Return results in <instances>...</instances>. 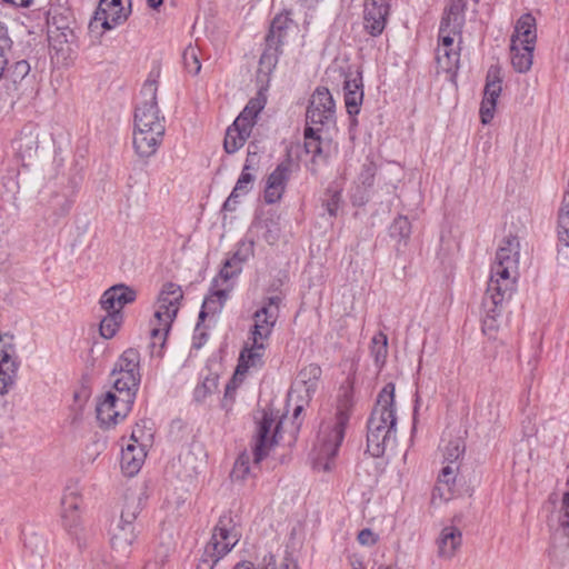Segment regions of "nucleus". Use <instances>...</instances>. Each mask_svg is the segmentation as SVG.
<instances>
[{"label":"nucleus","mask_w":569,"mask_h":569,"mask_svg":"<svg viewBox=\"0 0 569 569\" xmlns=\"http://www.w3.org/2000/svg\"><path fill=\"white\" fill-rule=\"evenodd\" d=\"M520 243L517 237L505 238L499 246L495 262L491 266L488 287L482 300L486 313L483 320L485 331L493 329L498 308L509 299L516 289L518 277Z\"/></svg>","instance_id":"nucleus-1"},{"label":"nucleus","mask_w":569,"mask_h":569,"mask_svg":"<svg viewBox=\"0 0 569 569\" xmlns=\"http://www.w3.org/2000/svg\"><path fill=\"white\" fill-rule=\"evenodd\" d=\"M289 19L284 16H277L270 26L266 38L267 48L260 58V64L274 66L278 59L279 47L283 44V38L288 28Z\"/></svg>","instance_id":"nucleus-15"},{"label":"nucleus","mask_w":569,"mask_h":569,"mask_svg":"<svg viewBox=\"0 0 569 569\" xmlns=\"http://www.w3.org/2000/svg\"><path fill=\"white\" fill-rule=\"evenodd\" d=\"M66 38V34L63 32L57 33L56 36H49V42L51 49H53L57 54H61L63 58L68 56L69 52V46L63 47L62 41L60 38ZM67 42V39H64V43Z\"/></svg>","instance_id":"nucleus-50"},{"label":"nucleus","mask_w":569,"mask_h":569,"mask_svg":"<svg viewBox=\"0 0 569 569\" xmlns=\"http://www.w3.org/2000/svg\"><path fill=\"white\" fill-rule=\"evenodd\" d=\"M462 545V533L459 528L455 526L445 527L438 539V556L441 559H452Z\"/></svg>","instance_id":"nucleus-22"},{"label":"nucleus","mask_w":569,"mask_h":569,"mask_svg":"<svg viewBox=\"0 0 569 569\" xmlns=\"http://www.w3.org/2000/svg\"><path fill=\"white\" fill-rule=\"evenodd\" d=\"M242 259L236 253L231 259H228L221 268L219 274L213 279V288H222L230 286V291L233 288V279L241 272Z\"/></svg>","instance_id":"nucleus-29"},{"label":"nucleus","mask_w":569,"mask_h":569,"mask_svg":"<svg viewBox=\"0 0 569 569\" xmlns=\"http://www.w3.org/2000/svg\"><path fill=\"white\" fill-rule=\"evenodd\" d=\"M123 321V313L116 311H107V316L102 318L100 322V335L104 339H111L118 332Z\"/></svg>","instance_id":"nucleus-38"},{"label":"nucleus","mask_w":569,"mask_h":569,"mask_svg":"<svg viewBox=\"0 0 569 569\" xmlns=\"http://www.w3.org/2000/svg\"><path fill=\"white\" fill-rule=\"evenodd\" d=\"M281 299L278 296L269 297L263 306L253 315L251 338L268 341L279 317Z\"/></svg>","instance_id":"nucleus-11"},{"label":"nucleus","mask_w":569,"mask_h":569,"mask_svg":"<svg viewBox=\"0 0 569 569\" xmlns=\"http://www.w3.org/2000/svg\"><path fill=\"white\" fill-rule=\"evenodd\" d=\"M502 90V74L499 66H491L487 72L483 98L480 106V118L483 124H488L495 114L497 99Z\"/></svg>","instance_id":"nucleus-12"},{"label":"nucleus","mask_w":569,"mask_h":569,"mask_svg":"<svg viewBox=\"0 0 569 569\" xmlns=\"http://www.w3.org/2000/svg\"><path fill=\"white\" fill-rule=\"evenodd\" d=\"M11 149L17 158L24 161L33 158L39 149V132L36 126L27 124L12 139Z\"/></svg>","instance_id":"nucleus-17"},{"label":"nucleus","mask_w":569,"mask_h":569,"mask_svg":"<svg viewBox=\"0 0 569 569\" xmlns=\"http://www.w3.org/2000/svg\"><path fill=\"white\" fill-rule=\"evenodd\" d=\"M233 569H254L253 565L248 563H238Z\"/></svg>","instance_id":"nucleus-64"},{"label":"nucleus","mask_w":569,"mask_h":569,"mask_svg":"<svg viewBox=\"0 0 569 569\" xmlns=\"http://www.w3.org/2000/svg\"><path fill=\"white\" fill-rule=\"evenodd\" d=\"M250 164H244L243 169L238 178L234 188L232 189L230 196L223 203V210L226 211H234L237 204L239 203V198L246 196L250 192L253 186L254 176L249 172Z\"/></svg>","instance_id":"nucleus-26"},{"label":"nucleus","mask_w":569,"mask_h":569,"mask_svg":"<svg viewBox=\"0 0 569 569\" xmlns=\"http://www.w3.org/2000/svg\"><path fill=\"white\" fill-rule=\"evenodd\" d=\"M142 428L139 425H137L131 435V440L133 441L134 445H140L139 439L142 437Z\"/></svg>","instance_id":"nucleus-60"},{"label":"nucleus","mask_w":569,"mask_h":569,"mask_svg":"<svg viewBox=\"0 0 569 569\" xmlns=\"http://www.w3.org/2000/svg\"><path fill=\"white\" fill-rule=\"evenodd\" d=\"M395 385L387 383L378 395L368 420L367 450L372 457H381L396 441Z\"/></svg>","instance_id":"nucleus-2"},{"label":"nucleus","mask_w":569,"mask_h":569,"mask_svg":"<svg viewBox=\"0 0 569 569\" xmlns=\"http://www.w3.org/2000/svg\"><path fill=\"white\" fill-rule=\"evenodd\" d=\"M461 29H453L452 26H447L441 21L439 28V44L438 48L453 47V36L460 33Z\"/></svg>","instance_id":"nucleus-45"},{"label":"nucleus","mask_w":569,"mask_h":569,"mask_svg":"<svg viewBox=\"0 0 569 569\" xmlns=\"http://www.w3.org/2000/svg\"><path fill=\"white\" fill-rule=\"evenodd\" d=\"M219 562V560L207 553L204 550L197 569H214V566Z\"/></svg>","instance_id":"nucleus-54"},{"label":"nucleus","mask_w":569,"mask_h":569,"mask_svg":"<svg viewBox=\"0 0 569 569\" xmlns=\"http://www.w3.org/2000/svg\"><path fill=\"white\" fill-rule=\"evenodd\" d=\"M19 366L14 335L0 333V395L7 393L13 385Z\"/></svg>","instance_id":"nucleus-7"},{"label":"nucleus","mask_w":569,"mask_h":569,"mask_svg":"<svg viewBox=\"0 0 569 569\" xmlns=\"http://www.w3.org/2000/svg\"><path fill=\"white\" fill-rule=\"evenodd\" d=\"M349 422L347 410L339 409L335 423L323 425L318 436V443L312 451L313 468L322 471L331 470V461L336 457L338 449L345 437V429Z\"/></svg>","instance_id":"nucleus-4"},{"label":"nucleus","mask_w":569,"mask_h":569,"mask_svg":"<svg viewBox=\"0 0 569 569\" xmlns=\"http://www.w3.org/2000/svg\"><path fill=\"white\" fill-rule=\"evenodd\" d=\"M258 159V146L253 142L249 143L248 146V154L244 164H250V170L253 169V166L256 164Z\"/></svg>","instance_id":"nucleus-56"},{"label":"nucleus","mask_w":569,"mask_h":569,"mask_svg":"<svg viewBox=\"0 0 569 569\" xmlns=\"http://www.w3.org/2000/svg\"><path fill=\"white\" fill-rule=\"evenodd\" d=\"M345 102L349 114L359 113V107L362 102L363 91L361 78L347 79L345 81Z\"/></svg>","instance_id":"nucleus-30"},{"label":"nucleus","mask_w":569,"mask_h":569,"mask_svg":"<svg viewBox=\"0 0 569 569\" xmlns=\"http://www.w3.org/2000/svg\"><path fill=\"white\" fill-rule=\"evenodd\" d=\"M129 13L130 11H121V9L112 7L107 0H100L94 16L90 20L89 29L92 32L101 30V33H103L123 23L128 19Z\"/></svg>","instance_id":"nucleus-14"},{"label":"nucleus","mask_w":569,"mask_h":569,"mask_svg":"<svg viewBox=\"0 0 569 569\" xmlns=\"http://www.w3.org/2000/svg\"><path fill=\"white\" fill-rule=\"evenodd\" d=\"M140 353L133 348H129L122 352L114 365L113 371L140 375L139 371Z\"/></svg>","instance_id":"nucleus-35"},{"label":"nucleus","mask_w":569,"mask_h":569,"mask_svg":"<svg viewBox=\"0 0 569 569\" xmlns=\"http://www.w3.org/2000/svg\"><path fill=\"white\" fill-rule=\"evenodd\" d=\"M80 498L76 492L66 493L61 500L62 516L66 517L67 512L77 511L79 508Z\"/></svg>","instance_id":"nucleus-49"},{"label":"nucleus","mask_w":569,"mask_h":569,"mask_svg":"<svg viewBox=\"0 0 569 569\" xmlns=\"http://www.w3.org/2000/svg\"><path fill=\"white\" fill-rule=\"evenodd\" d=\"M290 177V162H281L276 169L269 174L267 184L264 188V201L268 204L278 202L286 189V184Z\"/></svg>","instance_id":"nucleus-19"},{"label":"nucleus","mask_w":569,"mask_h":569,"mask_svg":"<svg viewBox=\"0 0 569 569\" xmlns=\"http://www.w3.org/2000/svg\"><path fill=\"white\" fill-rule=\"evenodd\" d=\"M537 41V23L531 13L522 14L516 26L515 32L511 36V43L536 46Z\"/></svg>","instance_id":"nucleus-23"},{"label":"nucleus","mask_w":569,"mask_h":569,"mask_svg":"<svg viewBox=\"0 0 569 569\" xmlns=\"http://www.w3.org/2000/svg\"><path fill=\"white\" fill-rule=\"evenodd\" d=\"M26 547L31 548L33 552H40L41 549H39V545L43 546V539L42 537L32 533L29 538L24 541Z\"/></svg>","instance_id":"nucleus-55"},{"label":"nucleus","mask_w":569,"mask_h":569,"mask_svg":"<svg viewBox=\"0 0 569 569\" xmlns=\"http://www.w3.org/2000/svg\"><path fill=\"white\" fill-rule=\"evenodd\" d=\"M319 131V128L311 126H307L305 129V149L307 153L312 154L313 158L325 157V150Z\"/></svg>","instance_id":"nucleus-37"},{"label":"nucleus","mask_w":569,"mask_h":569,"mask_svg":"<svg viewBox=\"0 0 569 569\" xmlns=\"http://www.w3.org/2000/svg\"><path fill=\"white\" fill-rule=\"evenodd\" d=\"M377 167L373 161H367L362 164L359 180L363 186L371 187L373 184Z\"/></svg>","instance_id":"nucleus-48"},{"label":"nucleus","mask_w":569,"mask_h":569,"mask_svg":"<svg viewBox=\"0 0 569 569\" xmlns=\"http://www.w3.org/2000/svg\"><path fill=\"white\" fill-rule=\"evenodd\" d=\"M182 298L183 292L179 284L173 282L163 284L158 296L153 319L151 320L150 336L152 347L157 345L162 347L164 345Z\"/></svg>","instance_id":"nucleus-3"},{"label":"nucleus","mask_w":569,"mask_h":569,"mask_svg":"<svg viewBox=\"0 0 569 569\" xmlns=\"http://www.w3.org/2000/svg\"><path fill=\"white\" fill-rule=\"evenodd\" d=\"M411 233V223L407 217L399 216L390 226V234L399 240H407Z\"/></svg>","instance_id":"nucleus-41"},{"label":"nucleus","mask_w":569,"mask_h":569,"mask_svg":"<svg viewBox=\"0 0 569 569\" xmlns=\"http://www.w3.org/2000/svg\"><path fill=\"white\" fill-rule=\"evenodd\" d=\"M465 452V443L461 439L457 438L448 442L443 450L445 461L448 462L447 466H458L459 458Z\"/></svg>","instance_id":"nucleus-40"},{"label":"nucleus","mask_w":569,"mask_h":569,"mask_svg":"<svg viewBox=\"0 0 569 569\" xmlns=\"http://www.w3.org/2000/svg\"><path fill=\"white\" fill-rule=\"evenodd\" d=\"M137 298V291L124 284L119 283L107 289L101 298L100 306L104 311L122 312V308L129 303H132Z\"/></svg>","instance_id":"nucleus-16"},{"label":"nucleus","mask_w":569,"mask_h":569,"mask_svg":"<svg viewBox=\"0 0 569 569\" xmlns=\"http://www.w3.org/2000/svg\"><path fill=\"white\" fill-rule=\"evenodd\" d=\"M436 59L438 66L446 72H451L458 68L460 60L459 49L451 48H437Z\"/></svg>","instance_id":"nucleus-36"},{"label":"nucleus","mask_w":569,"mask_h":569,"mask_svg":"<svg viewBox=\"0 0 569 569\" xmlns=\"http://www.w3.org/2000/svg\"><path fill=\"white\" fill-rule=\"evenodd\" d=\"M233 391L234 390L229 385L226 387L224 398H223V400L221 402V406L223 408H226L227 410H228V408L230 406V402H231V400H229V397H231V392H233Z\"/></svg>","instance_id":"nucleus-59"},{"label":"nucleus","mask_w":569,"mask_h":569,"mask_svg":"<svg viewBox=\"0 0 569 569\" xmlns=\"http://www.w3.org/2000/svg\"><path fill=\"white\" fill-rule=\"evenodd\" d=\"M206 337L207 335L204 332H200L199 337L194 335L192 347L196 349H200L206 340Z\"/></svg>","instance_id":"nucleus-58"},{"label":"nucleus","mask_w":569,"mask_h":569,"mask_svg":"<svg viewBox=\"0 0 569 569\" xmlns=\"http://www.w3.org/2000/svg\"><path fill=\"white\" fill-rule=\"evenodd\" d=\"M264 562L266 569H299L297 561L289 555H286L279 565L274 562L273 556L264 557Z\"/></svg>","instance_id":"nucleus-47"},{"label":"nucleus","mask_w":569,"mask_h":569,"mask_svg":"<svg viewBox=\"0 0 569 569\" xmlns=\"http://www.w3.org/2000/svg\"><path fill=\"white\" fill-rule=\"evenodd\" d=\"M336 103L330 91L319 87L312 93L307 108V126H327L335 122Z\"/></svg>","instance_id":"nucleus-9"},{"label":"nucleus","mask_w":569,"mask_h":569,"mask_svg":"<svg viewBox=\"0 0 569 569\" xmlns=\"http://www.w3.org/2000/svg\"><path fill=\"white\" fill-rule=\"evenodd\" d=\"M379 537L371 529H362L358 533V541L362 546L371 547L377 543Z\"/></svg>","instance_id":"nucleus-53"},{"label":"nucleus","mask_w":569,"mask_h":569,"mask_svg":"<svg viewBox=\"0 0 569 569\" xmlns=\"http://www.w3.org/2000/svg\"><path fill=\"white\" fill-rule=\"evenodd\" d=\"M391 0H365L363 29L372 37L380 36L390 14Z\"/></svg>","instance_id":"nucleus-13"},{"label":"nucleus","mask_w":569,"mask_h":569,"mask_svg":"<svg viewBox=\"0 0 569 569\" xmlns=\"http://www.w3.org/2000/svg\"><path fill=\"white\" fill-rule=\"evenodd\" d=\"M250 457L248 453H241L234 462L231 471V478L234 480H242L249 473Z\"/></svg>","instance_id":"nucleus-46"},{"label":"nucleus","mask_w":569,"mask_h":569,"mask_svg":"<svg viewBox=\"0 0 569 569\" xmlns=\"http://www.w3.org/2000/svg\"><path fill=\"white\" fill-rule=\"evenodd\" d=\"M250 131L248 128H243L232 123L228 127L226 131V137L223 141V148L228 153H234L238 151L250 137Z\"/></svg>","instance_id":"nucleus-33"},{"label":"nucleus","mask_w":569,"mask_h":569,"mask_svg":"<svg viewBox=\"0 0 569 569\" xmlns=\"http://www.w3.org/2000/svg\"><path fill=\"white\" fill-rule=\"evenodd\" d=\"M164 133L160 127L156 126L153 130L134 128L133 130V148L140 158H150L156 154L157 150L163 141Z\"/></svg>","instance_id":"nucleus-18"},{"label":"nucleus","mask_w":569,"mask_h":569,"mask_svg":"<svg viewBox=\"0 0 569 569\" xmlns=\"http://www.w3.org/2000/svg\"><path fill=\"white\" fill-rule=\"evenodd\" d=\"M299 376L305 383L307 382V379L308 380H318L319 377L321 376V368L317 365L311 363V365L305 367L300 371Z\"/></svg>","instance_id":"nucleus-52"},{"label":"nucleus","mask_w":569,"mask_h":569,"mask_svg":"<svg viewBox=\"0 0 569 569\" xmlns=\"http://www.w3.org/2000/svg\"><path fill=\"white\" fill-rule=\"evenodd\" d=\"M466 8L467 0H450L441 21H445L447 26H452L453 29H461L465 22Z\"/></svg>","instance_id":"nucleus-34"},{"label":"nucleus","mask_w":569,"mask_h":569,"mask_svg":"<svg viewBox=\"0 0 569 569\" xmlns=\"http://www.w3.org/2000/svg\"><path fill=\"white\" fill-rule=\"evenodd\" d=\"M239 533L232 525V519L228 515L219 518L214 526L212 536L204 550L208 555L220 560L238 543Z\"/></svg>","instance_id":"nucleus-8"},{"label":"nucleus","mask_w":569,"mask_h":569,"mask_svg":"<svg viewBox=\"0 0 569 569\" xmlns=\"http://www.w3.org/2000/svg\"><path fill=\"white\" fill-rule=\"evenodd\" d=\"M264 104L266 99L262 96L250 99L241 113L236 118L233 123L243 128H248V130L251 132L256 123V118L264 108Z\"/></svg>","instance_id":"nucleus-32"},{"label":"nucleus","mask_w":569,"mask_h":569,"mask_svg":"<svg viewBox=\"0 0 569 569\" xmlns=\"http://www.w3.org/2000/svg\"><path fill=\"white\" fill-rule=\"evenodd\" d=\"M132 405L133 401H130L129 396L126 399L116 392L108 391L103 400L97 405V418L102 426L112 427L118 423L119 419L127 417Z\"/></svg>","instance_id":"nucleus-10"},{"label":"nucleus","mask_w":569,"mask_h":569,"mask_svg":"<svg viewBox=\"0 0 569 569\" xmlns=\"http://www.w3.org/2000/svg\"><path fill=\"white\" fill-rule=\"evenodd\" d=\"M535 46L510 43L511 64L519 73L531 69Z\"/></svg>","instance_id":"nucleus-28"},{"label":"nucleus","mask_w":569,"mask_h":569,"mask_svg":"<svg viewBox=\"0 0 569 569\" xmlns=\"http://www.w3.org/2000/svg\"><path fill=\"white\" fill-rule=\"evenodd\" d=\"M371 355L377 366L381 367L388 355V339L383 332H378L371 340Z\"/></svg>","instance_id":"nucleus-39"},{"label":"nucleus","mask_w":569,"mask_h":569,"mask_svg":"<svg viewBox=\"0 0 569 569\" xmlns=\"http://www.w3.org/2000/svg\"><path fill=\"white\" fill-rule=\"evenodd\" d=\"M183 64H184V68L186 70L190 73V74H198L201 70V63L199 61V57H198V50L197 48L194 47H191L189 46L184 51H183Z\"/></svg>","instance_id":"nucleus-42"},{"label":"nucleus","mask_w":569,"mask_h":569,"mask_svg":"<svg viewBox=\"0 0 569 569\" xmlns=\"http://www.w3.org/2000/svg\"><path fill=\"white\" fill-rule=\"evenodd\" d=\"M8 3H11L17 7H29L31 6L33 0H4Z\"/></svg>","instance_id":"nucleus-61"},{"label":"nucleus","mask_w":569,"mask_h":569,"mask_svg":"<svg viewBox=\"0 0 569 569\" xmlns=\"http://www.w3.org/2000/svg\"><path fill=\"white\" fill-rule=\"evenodd\" d=\"M11 43V39L0 38V78L4 74L6 67L8 64L7 52L10 50Z\"/></svg>","instance_id":"nucleus-51"},{"label":"nucleus","mask_w":569,"mask_h":569,"mask_svg":"<svg viewBox=\"0 0 569 569\" xmlns=\"http://www.w3.org/2000/svg\"><path fill=\"white\" fill-rule=\"evenodd\" d=\"M163 0H147V3L152 9H158L162 4Z\"/></svg>","instance_id":"nucleus-63"},{"label":"nucleus","mask_w":569,"mask_h":569,"mask_svg":"<svg viewBox=\"0 0 569 569\" xmlns=\"http://www.w3.org/2000/svg\"><path fill=\"white\" fill-rule=\"evenodd\" d=\"M113 391L117 395L127 399L129 396L130 401L134 402L137 391L139 389L141 375L128 373V372H111Z\"/></svg>","instance_id":"nucleus-24"},{"label":"nucleus","mask_w":569,"mask_h":569,"mask_svg":"<svg viewBox=\"0 0 569 569\" xmlns=\"http://www.w3.org/2000/svg\"><path fill=\"white\" fill-rule=\"evenodd\" d=\"M144 458L143 445L129 443L121 452V468L128 476H134L143 465Z\"/></svg>","instance_id":"nucleus-27"},{"label":"nucleus","mask_w":569,"mask_h":569,"mask_svg":"<svg viewBox=\"0 0 569 569\" xmlns=\"http://www.w3.org/2000/svg\"><path fill=\"white\" fill-rule=\"evenodd\" d=\"M141 511L140 498L127 497L118 523L111 528L110 543L117 553L127 557L138 537L134 520Z\"/></svg>","instance_id":"nucleus-5"},{"label":"nucleus","mask_w":569,"mask_h":569,"mask_svg":"<svg viewBox=\"0 0 569 569\" xmlns=\"http://www.w3.org/2000/svg\"><path fill=\"white\" fill-rule=\"evenodd\" d=\"M144 91H148L150 97L148 100L137 106L134 112V122H143L156 124V121H166L164 117L160 114L157 103V86L154 81H147L143 86Z\"/></svg>","instance_id":"nucleus-21"},{"label":"nucleus","mask_w":569,"mask_h":569,"mask_svg":"<svg viewBox=\"0 0 569 569\" xmlns=\"http://www.w3.org/2000/svg\"><path fill=\"white\" fill-rule=\"evenodd\" d=\"M6 76L14 83L23 80L30 72V64L26 60L17 61L7 69Z\"/></svg>","instance_id":"nucleus-44"},{"label":"nucleus","mask_w":569,"mask_h":569,"mask_svg":"<svg viewBox=\"0 0 569 569\" xmlns=\"http://www.w3.org/2000/svg\"><path fill=\"white\" fill-rule=\"evenodd\" d=\"M160 127L161 129V132L166 133V121H156V124H150V123H143V122H134V128H139V129H147L148 131H151L153 130V128H156V126Z\"/></svg>","instance_id":"nucleus-57"},{"label":"nucleus","mask_w":569,"mask_h":569,"mask_svg":"<svg viewBox=\"0 0 569 569\" xmlns=\"http://www.w3.org/2000/svg\"><path fill=\"white\" fill-rule=\"evenodd\" d=\"M281 425V421L276 422L271 413L263 412L253 438L252 455L254 465H259L269 455L270 450L278 445Z\"/></svg>","instance_id":"nucleus-6"},{"label":"nucleus","mask_w":569,"mask_h":569,"mask_svg":"<svg viewBox=\"0 0 569 569\" xmlns=\"http://www.w3.org/2000/svg\"><path fill=\"white\" fill-rule=\"evenodd\" d=\"M229 292L230 286L222 288H213L211 286V295L207 297L202 303L199 320H203L209 313L214 315L219 312L227 301Z\"/></svg>","instance_id":"nucleus-31"},{"label":"nucleus","mask_w":569,"mask_h":569,"mask_svg":"<svg viewBox=\"0 0 569 569\" xmlns=\"http://www.w3.org/2000/svg\"><path fill=\"white\" fill-rule=\"evenodd\" d=\"M218 390V377L210 376L204 378L202 383L194 389V398L197 401H202L208 395Z\"/></svg>","instance_id":"nucleus-43"},{"label":"nucleus","mask_w":569,"mask_h":569,"mask_svg":"<svg viewBox=\"0 0 569 569\" xmlns=\"http://www.w3.org/2000/svg\"><path fill=\"white\" fill-rule=\"evenodd\" d=\"M268 341L249 337L246 347L240 353L237 373L248 371L250 368H258L263 365V358Z\"/></svg>","instance_id":"nucleus-20"},{"label":"nucleus","mask_w":569,"mask_h":569,"mask_svg":"<svg viewBox=\"0 0 569 569\" xmlns=\"http://www.w3.org/2000/svg\"><path fill=\"white\" fill-rule=\"evenodd\" d=\"M459 466H445L439 476L433 490V499L439 497L443 501H449L456 493V479Z\"/></svg>","instance_id":"nucleus-25"},{"label":"nucleus","mask_w":569,"mask_h":569,"mask_svg":"<svg viewBox=\"0 0 569 569\" xmlns=\"http://www.w3.org/2000/svg\"><path fill=\"white\" fill-rule=\"evenodd\" d=\"M107 2L117 9H121V11H130V9L123 7V0H107Z\"/></svg>","instance_id":"nucleus-62"}]
</instances>
